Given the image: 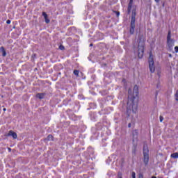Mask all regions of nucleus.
I'll list each match as a JSON object with an SVG mask.
<instances>
[{
    "label": "nucleus",
    "instance_id": "1",
    "mask_svg": "<svg viewBox=\"0 0 178 178\" xmlns=\"http://www.w3.org/2000/svg\"><path fill=\"white\" fill-rule=\"evenodd\" d=\"M137 102H138V86L136 85L134 87L133 94L131 89L128 90V102L127 104V114L130 116L131 111L133 113L137 112Z\"/></svg>",
    "mask_w": 178,
    "mask_h": 178
},
{
    "label": "nucleus",
    "instance_id": "2",
    "mask_svg": "<svg viewBox=\"0 0 178 178\" xmlns=\"http://www.w3.org/2000/svg\"><path fill=\"white\" fill-rule=\"evenodd\" d=\"M133 2H134V0H130L128 4V8H127L128 15H130V13H131L130 29H129V33L131 35L134 34V29H136V16H137V13H136L137 6H133ZM131 9H132V13H131Z\"/></svg>",
    "mask_w": 178,
    "mask_h": 178
},
{
    "label": "nucleus",
    "instance_id": "3",
    "mask_svg": "<svg viewBox=\"0 0 178 178\" xmlns=\"http://www.w3.org/2000/svg\"><path fill=\"white\" fill-rule=\"evenodd\" d=\"M143 162L147 166L148 165V162H149V149H148V145H143Z\"/></svg>",
    "mask_w": 178,
    "mask_h": 178
},
{
    "label": "nucleus",
    "instance_id": "4",
    "mask_svg": "<svg viewBox=\"0 0 178 178\" xmlns=\"http://www.w3.org/2000/svg\"><path fill=\"white\" fill-rule=\"evenodd\" d=\"M149 68L151 73H154V72H155V63L154 62V55H152V52L149 53Z\"/></svg>",
    "mask_w": 178,
    "mask_h": 178
},
{
    "label": "nucleus",
    "instance_id": "5",
    "mask_svg": "<svg viewBox=\"0 0 178 178\" xmlns=\"http://www.w3.org/2000/svg\"><path fill=\"white\" fill-rule=\"evenodd\" d=\"M167 45L168 48H172L173 45H175V40L172 39V35L170 31H168V33L167 35Z\"/></svg>",
    "mask_w": 178,
    "mask_h": 178
},
{
    "label": "nucleus",
    "instance_id": "6",
    "mask_svg": "<svg viewBox=\"0 0 178 178\" xmlns=\"http://www.w3.org/2000/svg\"><path fill=\"white\" fill-rule=\"evenodd\" d=\"M138 47H144L145 45V38H144V35L139 34L138 37Z\"/></svg>",
    "mask_w": 178,
    "mask_h": 178
},
{
    "label": "nucleus",
    "instance_id": "7",
    "mask_svg": "<svg viewBox=\"0 0 178 178\" xmlns=\"http://www.w3.org/2000/svg\"><path fill=\"white\" fill-rule=\"evenodd\" d=\"M138 56L139 59L144 56V46H138Z\"/></svg>",
    "mask_w": 178,
    "mask_h": 178
},
{
    "label": "nucleus",
    "instance_id": "8",
    "mask_svg": "<svg viewBox=\"0 0 178 178\" xmlns=\"http://www.w3.org/2000/svg\"><path fill=\"white\" fill-rule=\"evenodd\" d=\"M7 137H13V138H14V140H16V138H17V134H16L15 131L10 130L9 131L8 134L7 135H6Z\"/></svg>",
    "mask_w": 178,
    "mask_h": 178
},
{
    "label": "nucleus",
    "instance_id": "9",
    "mask_svg": "<svg viewBox=\"0 0 178 178\" xmlns=\"http://www.w3.org/2000/svg\"><path fill=\"white\" fill-rule=\"evenodd\" d=\"M42 16L44 17L45 23L47 24H49V23L51 22L49 19H48V15L45 12H42Z\"/></svg>",
    "mask_w": 178,
    "mask_h": 178
},
{
    "label": "nucleus",
    "instance_id": "10",
    "mask_svg": "<svg viewBox=\"0 0 178 178\" xmlns=\"http://www.w3.org/2000/svg\"><path fill=\"white\" fill-rule=\"evenodd\" d=\"M132 134H133V141H134V140H137V138H138V131L134 130L132 132Z\"/></svg>",
    "mask_w": 178,
    "mask_h": 178
},
{
    "label": "nucleus",
    "instance_id": "11",
    "mask_svg": "<svg viewBox=\"0 0 178 178\" xmlns=\"http://www.w3.org/2000/svg\"><path fill=\"white\" fill-rule=\"evenodd\" d=\"M45 97V93H38L36 95V98H39V99H44Z\"/></svg>",
    "mask_w": 178,
    "mask_h": 178
},
{
    "label": "nucleus",
    "instance_id": "12",
    "mask_svg": "<svg viewBox=\"0 0 178 178\" xmlns=\"http://www.w3.org/2000/svg\"><path fill=\"white\" fill-rule=\"evenodd\" d=\"M0 51L2 52V56H6V51L5 50V47H0Z\"/></svg>",
    "mask_w": 178,
    "mask_h": 178
},
{
    "label": "nucleus",
    "instance_id": "13",
    "mask_svg": "<svg viewBox=\"0 0 178 178\" xmlns=\"http://www.w3.org/2000/svg\"><path fill=\"white\" fill-rule=\"evenodd\" d=\"M171 158H173L174 159H177L178 158V152H175L171 154Z\"/></svg>",
    "mask_w": 178,
    "mask_h": 178
},
{
    "label": "nucleus",
    "instance_id": "14",
    "mask_svg": "<svg viewBox=\"0 0 178 178\" xmlns=\"http://www.w3.org/2000/svg\"><path fill=\"white\" fill-rule=\"evenodd\" d=\"M48 141H54V136L52 135H49L47 138Z\"/></svg>",
    "mask_w": 178,
    "mask_h": 178
},
{
    "label": "nucleus",
    "instance_id": "15",
    "mask_svg": "<svg viewBox=\"0 0 178 178\" xmlns=\"http://www.w3.org/2000/svg\"><path fill=\"white\" fill-rule=\"evenodd\" d=\"M74 74L75 76H79V70H74Z\"/></svg>",
    "mask_w": 178,
    "mask_h": 178
},
{
    "label": "nucleus",
    "instance_id": "16",
    "mask_svg": "<svg viewBox=\"0 0 178 178\" xmlns=\"http://www.w3.org/2000/svg\"><path fill=\"white\" fill-rule=\"evenodd\" d=\"M59 49H60V51H63L65 49V46L63 45H60L59 46Z\"/></svg>",
    "mask_w": 178,
    "mask_h": 178
},
{
    "label": "nucleus",
    "instance_id": "17",
    "mask_svg": "<svg viewBox=\"0 0 178 178\" xmlns=\"http://www.w3.org/2000/svg\"><path fill=\"white\" fill-rule=\"evenodd\" d=\"M118 178H123V177H122V172H118Z\"/></svg>",
    "mask_w": 178,
    "mask_h": 178
},
{
    "label": "nucleus",
    "instance_id": "18",
    "mask_svg": "<svg viewBox=\"0 0 178 178\" xmlns=\"http://www.w3.org/2000/svg\"><path fill=\"white\" fill-rule=\"evenodd\" d=\"M175 99L176 101H178V90H177L176 93H175Z\"/></svg>",
    "mask_w": 178,
    "mask_h": 178
},
{
    "label": "nucleus",
    "instance_id": "19",
    "mask_svg": "<svg viewBox=\"0 0 178 178\" xmlns=\"http://www.w3.org/2000/svg\"><path fill=\"white\" fill-rule=\"evenodd\" d=\"M160 122H163V116L160 115Z\"/></svg>",
    "mask_w": 178,
    "mask_h": 178
},
{
    "label": "nucleus",
    "instance_id": "20",
    "mask_svg": "<svg viewBox=\"0 0 178 178\" xmlns=\"http://www.w3.org/2000/svg\"><path fill=\"white\" fill-rule=\"evenodd\" d=\"M175 51L176 54H177V52H178V47L177 46H176L175 47Z\"/></svg>",
    "mask_w": 178,
    "mask_h": 178
},
{
    "label": "nucleus",
    "instance_id": "21",
    "mask_svg": "<svg viewBox=\"0 0 178 178\" xmlns=\"http://www.w3.org/2000/svg\"><path fill=\"white\" fill-rule=\"evenodd\" d=\"M132 178H136V172H132Z\"/></svg>",
    "mask_w": 178,
    "mask_h": 178
},
{
    "label": "nucleus",
    "instance_id": "22",
    "mask_svg": "<svg viewBox=\"0 0 178 178\" xmlns=\"http://www.w3.org/2000/svg\"><path fill=\"white\" fill-rule=\"evenodd\" d=\"M132 154H134V155H136V147L133 149Z\"/></svg>",
    "mask_w": 178,
    "mask_h": 178
},
{
    "label": "nucleus",
    "instance_id": "23",
    "mask_svg": "<svg viewBox=\"0 0 178 178\" xmlns=\"http://www.w3.org/2000/svg\"><path fill=\"white\" fill-rule=\"evenodd\" d=\"M6 23H7V24H10L11 21H10V19H8V20L6 21Z\"/></svg>",
    "mask_w": 178,
    "mask_h": 178
},
{
    "label": "nucleus",
    "instance_id": "24",
    "mask_svg": "<svg viewBox=\"0 0 178 178\" xmlns=\"http://www.w3.org/2000/svg\"><path fill=\"white\" fill-rule=\"evenodd\" d=\"M138 178H144V175H143V174H140Z\"/></svg>",
    "mask_w": 178,
    "mask_h": 178
},
{
    "label": "nucleus",
    "instance_id": "25",
    "mask_svg": "<svg viewBox=\"0 0 178 178\" xmlns=\"http://www.w3.org/2000/svg\"><path fill=\"white\" fill-rule=\"evenodd\" d=\"M116 15H117V16L118 17V16H120V13L118 11V12H116Z\"/></svg>",
    "mask_w": 178,
    "mask_h": 178
},
{
    "label": "nucleus",
    "instance_id": "26",
    "mask_svg": "<svg viewBox=\"0 0 178 178\" xmlns=\"http://www.w3.org/2000/svg\"><path fill=\"white\" fill-rule=\"evenodd\" d=\"M35 56H37V55L35 54L32 55V58H35Z\"/></svg>",
    "mask_w": 178,
    "mask_h": 178
},
{
    "label": "nucleus",
    "instance_id": "27",
    "mask_svg": "<svg viewBox=\"0 0 178 178\" xmlns=\"http://www.w3.org/2000/svg\"><path fill=\"white\" fill-rule=\"evenodd\" d=\"M154 1H155V2H156V3H159L160 0H154Z\"/></svg>",
    "mask_w": 178,
    "mask_h": 178
},
{
    "label": "nucleus",
    "instance_id": "28",
    "mask_svg": "<svg viewBox=\"0 0 178 178\" xmlns=\"http://www.w3.org/2000/svg\"><path fill=\"white\" fill-rule=\"evenodd\" d=\"M128 127H131V123H129V124H128Z\"/></svg>",
    "mask_w": 178,
    "mask_h": 178
},
{
    "label": "nucleus",
    "instance_id": "29",
    "mask_svg": "<svg viewBox=\"0 0 178 178\" xmlns=\"http://www.w3.org/2000/svg\"><path fill=\"white\" fill-rule=\"evenodd\" d=\"M8 151L9 152H10V151H12V149H10V147H8Z\"/></svg>",
    "mask_w": 178,
    "mask_h": 178
},
{
    "label": "nucleus",
    "instance_id": "30",
    "mask_svg": "<svg viewBox=\"0 0 178 178\" xmlns=\"http://www.w3.org/2000/svg\"><path fill=\"white\" fill-rule=\"evenodd\" d=\"M90 47H92V43H91V44H90Z\"/></svg>",
    "mask_w": 178,
    "mask_h": 178
},
{
    "label": "nucleus",
    "instance_id": "31",
    "mask_svg": "<svg viewBox=\"0 0 178 178\" xmlns=\"http://www.w3.org/2000/svg\"><path fill=\"white\" fill-rule=\"evenodd\" d=\"M152 178H156V177H155V176H153V177H152Z\"/></svg>",
    "mask_w": 178,
    "mask_h": 178
},
{
    "label": "nucleus",
    "instance_id": "32",
    "mask_svg": "<svg viewBox=\"0 0 178 178\" xmlns=\"http://www.w3.org/2000/svg\"><path fill=\"white\" fill-rule=\"evenodd\" d=\"M3 111H6V108H3Z\"/></svg>",
    "mask_w": 178,
    "mask_h": 178
},
{
    "label": "nucleus",
    "instance_id": "33",
    "mask_svg": "<svg viewBox=\"0 0 178 178\" xmlns=\"http://www.w3.org/2000/svg\"><path fill=\"white\" fill-rule=\"evenodd\" d=\"M170 57L172 58V54H170Z\"/></svg>",
    "mask_w": 178,
    "mask_h": 178
}]
</instances>
